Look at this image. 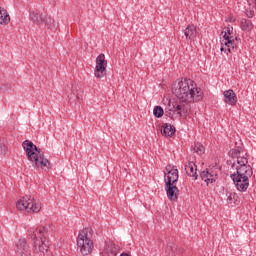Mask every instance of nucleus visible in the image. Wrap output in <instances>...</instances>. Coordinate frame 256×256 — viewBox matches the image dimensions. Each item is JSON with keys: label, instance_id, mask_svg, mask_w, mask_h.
Segmentation results:
<instances>
[{"label": "nucleus", "instance_id": "obj_1", "mask_svg": "<svg viewBox=\"0 0 256 256\" xmlns=\"http://www.w3.org/2000/svg\"><path fill=\"white\" fill-rule=\"evenodd\" d=\"M51 226H39L30 234L33 241V255L32 256H45L49 251L51 241H49V233H51ZM16 253L22 256H31V251L27 245V239H19L16 243Z\"/></svg>", "mask_w": 256, "mask_h": 256}, {"label": "nucleus", "instance_id": "obj_2", "mask_svg": "<svg viewBox=\"0 0 256 256\" xmlns=\"http://www.w3.org/2000/svg\"><path fill=\"white\" fill-rule=\"evenodd\" d=\"M194 81L187 78H182L178 82H174L172 85V93L175 95L182 103H189V97H193V91L191 88L194 85Z\"/></svg>", "mask_w": 256, "mask_h": 256}, {"label": "nucleus", "instance_id": "obj_3", "mask_svg": "<svg viewBox=\"0 0 256 256\" xmlns=\"http://www.w3.org/2000/svg\"><path fill=\"white\" fill-rule=\"evenodd\" d=\"M77 247L82 255H89L93 251V229L81 230L77 237Z\"/></svg>", "mask_w": 256, "mask_h": 256}, {"label": "nucleus", "instance_id": "obj_4", "mask_svg": "<svg viewBox=\"0 0 256 256\" xmlns=\"http://www.w3.org/2000/svg\"><path fill=\"white\" fill-rule=\"evenodd\" d=\"M16 207L19 211H25V209H30L33 213H39L41 211L39 200L35 199L32 195L24 196L23 200H19L16 203Z\"/></svg>", "mask_w": 256, "mask_h": 256}, {"label": "nucleus", "instance_id": "obj_5", "mask_svg": "<svg viewBox=\"0 0 256 256\" xmlns=\"http://www.w3.org/2000/svg\"><path fill=\"white\" fill-rule=\"evenodd\" d=\"M230 179H232L237 191H240V193H245L249 189V178L247 176L231 174Z\"/></svg>", "mask_w": 256, "mask_h": 256}, {"label": "nucleus", "instance_id": "obj_6", "mask_svg": "<svg viewBox=\"0 0 256 256\" xmlns=\"http://www.w3.org/2000/svg\"><path fill=\"white\" fill-rule=\"evenodd\" d=\"M107 71V61L105 60V54H99L96 58V67L94 71L95 77L101 79L105 77Z\"/></svg>", "mask_w": 256, "mask_h": 256}, {"label": "nucleus", "instance_id": "obj_7", "mask_svg": "<svg viewBox=\"0 0 256 256\" xmlns=\"http://www.w3.org/2000/svg\"><path fill=\"white\" fill-rule=\"evenodd\" d=\"M22 147L26 153L28 161H37L35 158V151L37 150V145H35L31 140H25L22 142Z\"/></svg>", "mask_w": 256, "mask_h": 256}, {"label": "nucleus", "instance_id": "obj_8", "mask_svg": "<svg viewBox=\"0 0 256 256\" xmlns=\"http://www.w3.org/2000/svg\"><path fill=\"white\" fill-rule=\"evenodd\" d=\"M165 191L170 201H177L179 199V188L175 184H171V182L165 184Z\"/></svg>", "mask_w": 256, "mask_h": 256}, {"label": "nucleus", "instance_id": "obj_9", "mask_svg": "<svg viewBox=\"0 0 256 256\" xmlns=\"http://www.w3.org/2000/svg\"><path fill=\"white\" fill-rule=\"evenodd\" d=\"M223 39L225 40V42H222V45H225V47H227L225 53H233L237 51V44H235L233 36H228L226 33L223 35Z\"/></svg>", "mask_w": 256, "mask_h": 256}, {"label": "nucleus", "instance_id": "obj_10", "mask_svg": "<svg viewBox=\"0 0 256 256\" xmlns=\"http://www.w3.org/2000/svg\"><path fill=\"white\" fill-rule=\"evenodd\" d=\"M232 175H239L240 177H253V168L251 165L246 166H237L236 172H234Z\"/></svg>", "mask_w": 256, "mask_h": 256}, {"label": "nucleus", "instance_id": "obj_11", "mask_svg": "<svg viewBox=\"0 0 256 256\" xmlns=\"http://www.w3.org/2000/svg\"><path fill=\"white\" fill-rule=\"evenodd\" d=\"M193 95L189 97L188 103H192L195 101L196 103L203 100V90L201 88H197V84H192L191 90Z\"/></svg>", "mask_w": 256, "mask_h": 256}, {"label": "nucleus", "instance_id": "obj_12", "mask_svg": "<svg viewBox=\"0 0 256 256\" xmlns=\"http://www.w3.org/2000/svg\"><path fill=\"white\" fill-rule=\"evenodd\" d=\"M184 169L188 177H193L194 181H197V179H199V175L197 174V165L194 164V162L186 163Z\"/></svg>", "mask_w": 256, "mask_h": 256}, {"label": "nucleus", "instance_id": "obj_13", "mask_svg": "<svg viewBox=\"0 0 256 256\" xmlns=\"http://www.w3.org/2000/svg\"><path fill=\"white\" fill-rule=\"evenodd\" d=\"M224 95V103L227 105H237V94L232 89L226 90L223 93Z\"/></svg>", "mask_w": 256, "mask_h": 256}, {"label": "nucleus", "instance_id": "obj_14", "mask_svg": "<svg viewBox=\"0 0 256 256\" xmlns=\"http://www.w3.org/2000/svg\"><path fill=\"white\" fill-rule=\"evenodd\" d=\"M179 181V170H172L170 173H164V183H170V185H175Z\"/></svg>", "mask_w": 256, "mask_h": 256}, {"label": "nucleus", "instance_id": "obj_15", "mask_svg": "<svg viewBox=\"0 0 256 256\" xmlns=\"http://www.w3.org/2000/svg\"><path fill=\"white\" fill-rule=\"evenodd\" d=\"M175 133H177V129L175 128V126L169 123H165L162 125L161 135H163V137H173Z\"/></svg>", "mask_w": 256, "mask_h": 256}, {"label": "nucleus", "instance_id": "obj_16", "mask_svg": "<svg viewBox=\"0 0 256 256\" xmlns=\"http://www.w3.org/2000/svg\"><path fill=\"white\" fill-rule=\"evenodd\" d=\"M184 35L186 39H189V41H193L195 37H197V26L195 25H188L186 29L184 30Z\"/></svg>", "mask_w": 256, "mask_h": 256}, {"label": "nucleus", "instance_id": "obj_17", "mask_svg": "<svg viewBox=\"0 0 256 256\" xmlns=\"http://www.w3.org/2000/svg\"><path fill=\"white\" fill-rule=\"evenodd\" d=\"M44 158H45V153L43 152V150H41V148L39 147H36L35 154H34V159L36 160H30V162L32 163V167H37L39 163V159H44Z\"/></svg>", "mask_w": 256, "mask_h": 256}, {"label": "nucleus", "instance_id": "obj_18", "mask_svg": "<svg viewBox=\"0 0 256 256\" xmlns=\"http://www.w3.org/2000/svg\"><path fill=\"white\" fill-rule=\"evenodd\" d=\"M30 19L36 25H41L43 21H45V17H43V15L39 14L38 12H31Z\"/></svg>", "mask_w": 256, "mask_h": 256}, {"label": "nucleus", "instance_id": "obj_19", "mask_svg": "<svg viewBox=\"0 0 256 256\" xmlns=\"http://www.w3.org/2000/svg\"><path fill=\"white\" fill-rule=\"evenodd\" d=\"M9 21H11L9 13H7V10L0 6V25L7 24Z\"/></svg>", "mask_w": 256, "mask_h": 256}, {"label": "nucleus", "instance_id": "obj_20", "mask_svg": "<svg viewBox=\"0 0 256 256\" xmlns=\"http://www.w3.org/2000/svg\"><path fill=\"white\" fill-rule=\"evenodd\" d=\"M227 201L228 203H235V205H239L241 203V198H239V195L237 193H226Z\"/></svg>", "mask_w": 256, "mask_h": 256}, {"label": "nucleus", "instance_id": "obj_21", "mask_svg": "<svg viewBox=\"0 0 256 256\" xmlns=\"http://www.w3.org/2000/svg\"><path fill=\"white\" fill-rule=\"evenodd\" d=\"M200 179H202V181H205L207 185H209V183H215L216 181V178H209V169L200 172Z\"/></svg>", "mask_w": 256, "mask_h": 256}, {"label": "nucleus", "instance_id": "obj_22", "mask_svg": "<svg viewBox=\"0 0 256 256\" xmlns=\"http://www.w3.org/2000/svg\"><path fill=\"white\" fill-rule=\"evenodd\" d=\"M43 23L50 29V31H55L57 29V24H55V20L50 16H45Z\"/></svg>", "mask_w": 256, "mask_h": 256}, {"label": "nucleus", "instance_id": "obj_23", "mask_svg": "<svg viewBox=\"0 0 256 256\" xmlns=\"http://www.w3.org/2000/svg\"><path fill=\"white\" fill-rule=\"evenodd\" d=\"M173 113H176V115H179V117H183V113L184 115H188L187 109H185V104L180 105V104H177V102L174 106Z\"/></svg>", "mask_w": 256, "mask_h": 256}, {"label": "nucleus", "instance_id": "obj_24", "mask_svg": "<svg viewBox=\"0 0 256 256\" xmlns=\"http://www.w3.org/2000/svg\"><path fill=\"white\" fill-rule=\"evenodd\" d=\"M33 167L34 169H39V167H41V169H44V167H46V169H51V163L47 158H40L38 159L37 166H33Z\"/></svg>", "mask_w": 256, "mask_h": 256}, {"label": "nucleus", "instance_id": "obj_25", "mask_svg": "<svg viewBox=\"0 0 256 256\" xmlns=\"http://www.w3.org/2000/svg\"><path fill=\"white\" fill-rule=\"evenodd\" d=\"M242 31H251L253 29V22L251 20L243 18L240 22Z\"/></svg>", "mask_w": 256, "mask_h": 256}, {"label": "nucleus", "instance_id": "obj_26", "mask_svg": "<svg viewBox=\"0 0 256 256\" xmlns=\"http://www.w3.org/2000/svg\"><path fill=\"white\" fill-rule=\"evenodd\" d=\"M242 152H243V148L237 147L236 149H230V151L228 152V155L232 159H237L238 157L241 156Z\"/></svg>", "mask_w": 256, "mask_h": 256}, {"label": "nucleus", "instance_id": "obj_27", "mask_svg": "<svg viewBox=\"0 0 256 256\" xmlns=\"http://www.w3.org/2000/svg\"><path fill=\"white\" fill-rule=\"evenodd\" d=\"M249 155L245 154L244 156H238L237 157V164H238V167H245L248 165L249 163Z\"/></svg>", "mask_w": 256, "mask_h": 256}, {"label": "nucleus", "instance_id": "obj_28", "mask_svg": "<svg viewBox=\"0 0 256 256\" xmlns=\"http://www.w3.org/2000/svg\"><path fill=\"white\" fill-rule=\"evenodd\" d=\"M153 114L157 119H161V117L165 115V110H163V107L161 106H155L153 109Z\"/></svg>", "mask_w": 256, "mask_h": 256}, {"label": "nucleus", "instance_id": "obj_29", "mask_svg": "<svg viewBox=\"0 0 256 256\" xmlns=\"http://www.w3.org/2000/svg\"><path fill=\"white\" fill-rule=\"evenodd\" d=\"M192 150L194 151V153H197L198 155H203V153H205V147L201 143L195 144Z\"/></svg>", "mask_w": 256, "mask_h": 256}, {"label": "nucleus", "instance_id": "obj_30", "mask_svg": "<svg viewBox=\"0 0 256 256\" xmlns=\"http://www.w3.org/2000/svg\"><path fill=\"white\" fill-rule=\"evenodd\" d=\"M107 251L111 252L112 255H117V247L114 243L108 244Z\"/></svg>", "mask_w": 256, "mask_h": 256}, {"label": "nucleus", "instance_id": "obj_31", "mask_svg": "<svg viewBox=\"0 0 256 256\" xmlns=\"http://www.w3.org/2000/svg\"><path fill=\"white\" fill-rule=\"evenodd\" d=\"M175 104H176V102L169 101L168 105L166 106L165 109L168 110V111H172V113H174V111H175Z\"/></svg>", "mask_w": 256, "mask_h": 256}, {"label": "nucleus", "instance_id": "obj_32", "mask_svg": "<svg viewBox=\"0 0 256 256\" xmlns=\"http://www.w3.org/2000/svg\"><path fill=\"white\" fill-rule=\"evenodd\" d=\"M227 35L228 37H231V35H233V27H226V31L224 32V35Z\"/></svg>", "mask_w": 256, "mask_h": 256}, {"label": "nucleus", "instance_id": "obj_33", "mask_svg": "<svg viewBox=\"0 0 256 256\" xmlns=\"http://www.w3.org/2000/svg\"><path fill=\"white\" fill-rule=\"evenodd\" d=\"M166 171H167V175H168L169 173H171V171H177V167L171 166V164H168L166 166Z\"/></svg>", "mask_w": 256, "mask_h": 256}, {"label": "nucleus", "instance_id": "obj_34", "mask_svg": "<svg viewBox=\"0 0 256 256\" xmlns=\"http://www.w3.org/2000/svg\"><path fill=\"white\" fill-rule=\"evenodd\" d=\"M167 249H171L172 255H177V253H179V250H177V246H175V245L168 246Z\"/></svg>", "mask_w": 256, "mask_h": 256}, {"label": "nucleus", "instance_id": "obj_35", "mask_svg": "<svg viewBox=\"0 0 256 256\" xmlns=\"http://www.w3.org/2000/svg\"><path fill=\"white\" fill-rule=\"evenodd\" d=\"M254 15H255V11L253 10L246 11V17H248V19H253Z\"/></svg>", "mask_w": 256, "mask_h": 256}, {"label": "nucleus", "instance_id": "obj_36", "mask_svg": "<svg viewBox=\"0 0 256 256\" xmlns=\"http://www.w3.org/2000/svg\"><path fill=\"white\" fill-rule=\"evenodd\" d=\"M164 113H165L166 117H169L170 119H173V111L167 110L165 108V112Z\"/></svg>", "mask_w": 256, "mask_h": 256}, {"label": "nucleus", "instance_id": "obj_37", "mask_svg": "<svg viewBox=\"0 0 256 256\" xmlns=\"http://www.w3.org/2000/svg\"><path fill=\"white\" fill-rule=\"evenodd\" d=\"M227 165H232V167H235V163H232L231 161H227Z\"/></svg>", "mask_w": 256, "mask_h": 256}, {"label": "nucleus", "instance_id": "obj_38", "mask_svg": "<svg viewBox=\"0 0 256 256\" xmlns=\"http://www.w3.org/2000/svg\"><path fill=\"white\" fill-rule=\"evenodd\" d=\"M209 179H215V176L209 172Z\"/></svg>", "mask_w": 256, "mask_h": 256}, {"label": "nucleus", "instance_id": "obj_39", "mask_svg": "<svg viewBox=\"0 0 256 256\" xmlns=\"http://www.w3.org/2000/svg\"><path fill=\"white\" fill-rule=\"evenodd\" d=\"M225 47H223V46H221V48H220V51H224V53H225Z\"/></svg>", "mask_w": 256, "mask_h": 256}, {"label": "nucleus", "instance_id": "obj_40", "mask_svg": "<svg viewBox=\"0 0 256 256\" xmlns=\"http://www.w3.org/2000/svg\"><path fill=\"white\" fill-rule=\"evenodd\" d=\"M76 98L78 99V101H80V97H79V94L76 95Z\"/></svg>", "mask_w": 256, "mask_h": 256}, {"label": "nucleus", "instance_id": "obj_41", "mask_svg": "<svg viewBox=\"0 0 256 256\" xmlns=\"http://www.w3.org/2000/svg\"><path fill=\"white\" fill-rule=\"evenodd\" d=\"M232 39L234 40V42L237 41V37L232 36Z\"/></svg>", "mask_w": 256, "mask_h": 256}]
</instances>
